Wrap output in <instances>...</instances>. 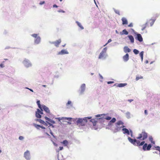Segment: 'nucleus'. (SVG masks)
<instances>
[{
	"instance_id": "18",
	"label": "nucleus",
	"mask_w": 160,
	"mask_h": 160,
	"mask_svg": "<svg viewBox=\"0 0 160 160\" xmlns=\"http://www.w3.org/2000/svg\"><path fill=\"white\" fill-rule=\"evenodd\" d=\"M128 32L126 29L123 30L122 32H120V34L121 35L125 34L127 35H128Z\"/></svg>"
},
{
	"instance_id": "24",
	"label": "nucleus",
	"mask_w": 160,
	"mask_h": 160,
	"mask_svg": "<svg viewBox=\"0 0 160 160\" xmlns=\"http://www.w3.org/2000/svg\"><path fill=\"white\" fill-rule=\"evenodd\" d=\"M121 129V128L119 127H117L116 128L113 130V132L116 133L119 131Z\"/></svg>"
},
{
	"instance_id": "2",
	"label": "nucleus",
	"mask_w": 160,
	"mask_h": 160,
	"mask_svg": "<svg viewBox=\"0 0 160 160\" xmlns=\"http://www.w3.org/2000/svg\"><path fill=\"white\" fill-rule=\"evenodd\" d=\"M91 118H88L86 117L83 119L79 118L77 121L78 124H79L82 126H84L85 125L86 123L87 122L88 119H90Z\"/></svg>"
},
{
	"instance_id": "52",
	"label": "nucleus",
	"mask_w": 160,
	"mask_h": 160,
	"mask_svg": "<svg viewBox=\"0 0 160 160\" xmlns=\"http://www.w3.org/2000/svg\"><path fill=\"white\" fill-rule=\"evenodd\" d=\"M27 89H28L30 91L32 92H33V91L32 90V89H29L28 88H26Z\"/></svg>"
},
{
	"instance_id": "55",
	"label": "nucleus",
	"mask_w": 160,
	"mask_h": 160,
	"mask_svg": "<svg viewBox=\"0 0 160 160\" xmlns=\"http://www.w3.org/2000/svg\"><path fill=\"white\" fill-rule=\"evenodd\" d=\"M122 125V126L120 127V128H124V127H125V126H124L123 125Z\"/></svg>"
},
{
	"instance_id": "39",
	"label": "nucleus",
	"mask_w": 160,
	"mask_h": 160,
	"mask_svg": "<svg viewBox=\"0 0 160 160\" xmlns=\"http://www.w3.org/2000/svg\"><path fill=\"white\" fill-rule=\"evenodd\" d=\"M58 12H63L64 13L65 12V11L63 10H60L58 11Z\"/></svg>"
},
{
	"instance_id": "43",
	"label": "nucleus",
	"mask_w": 160,
	"mask_h": 160,
	"mask_svg": "<svg viewBox=\"0 0 160 160\" xmlns=\"http://www.w3.org/2000/svg\"><path fill=\"white\" fill-rule=\"evenodd\" d=\"M128 27H132L133 26V25L132 23H131L128 25Z\"/></svg>"
},
{
	"instance_id": "46",
	"label": "nucleus",
	"mask_w": 160,
	"mask_h": 160,
	"mask_svg": "<svg viewBox=\"0 0 160 160\" xmlns=\"http://www.w3.org/2000/svg\"><path fill=\"white\" fill-rule=\"evenodd\" d=\"M40 120L41 121V122L44 123H45V125H47V124L46 123H45L44 121H42V120H40Z\"/></svg>"
},
{
	"instance_id": "4",
	"label": "nucleus",
	"mask_w": 160,
	"mask_h": 160,
	"mask_svg": "<svg viewBox=\"0 0 160 160\" xmlns=\"http://www.w3.org/2000/svg\"><path fill=\"white\" fill-rule=\"evenodd\" d=\"M24 157L27 160H29L30 158V152L29 151L27 150L24 153Z\"/></svg>"
},
{
	"instance_id": "33",
	"label": "nucleus",
	"mask_w": 160,
	"mask_h": 160,
	"mask_svg": "<svg viewBox=\"0 0 160 160\" xmlns=\"http://www.w3.org/2000/svg\"><path fill=\"white\" fill-rule=\"evenodd\" d=\"M41 126L39 125L35 124V127L37 129H39L40 128H41Z\"/></svg>"
},
{
	"instance_id": "57",
	"label": "nucleus",
	"mask_w": 160,
	"mask_h": 160,
	"mask_svg": "<svg viewBox=\"0 0 160 160\" xmlns=\"http://www.w3.org/2000/svg\"><path fill=\"white\" fill-rule=\"evenodd\" d=\"M148 60H146V61H145V63H148Z\"/></svg>"
},
{
	"instance_id": "63",
	"label": "nucleus",
	"mask_w": 160,
	"mask_h": 160,
	"mask_svg": "<svg viewBox=\"0 0 160 160\" xmlns=\"http://www.w3.org/2000/svg\"><path fill=\"white\" fill-rule=\"evenodd\" d=\"M1 151L0 150V153H1Z\"/></svg>"
},
{
	"instance_id": "36",
	"label": "nucleus",
	"mask_w": 160,
	"mask_h": 160,
	"mask_svg": "<svg viewBox=\"0 0 160 160\" xmlns=\"http://www.w3.org/2000/svg\"><path fill=\"white\" fill-rule=\"evenodd\" d=\"M115 12L116 13L118 14L119 15H120L119 11L118 10H115Z\"/></svg>"
},
{
	"instance_id": "13",
	"label": "nucleus",
	"mask_w": 160,
	"mask_h": 160,
	"mask_svg": "<svg viewBox=\"0 0 160 160\" xmlns=\"http://www.w3.org/2000/svg\"><path fill=\"white\" fill-rule=\"evenodd\" d=\"M86 85L85 84H83L81 87V92L82 93L85 90V89Z\"/></svg>"
},
{
	"instance_id": "61",
	"label": "nucleus",
	"mask_w": 160,
	"mask_h": 160,
	"mask_svg": "<svg viewBox=\"0 0 160 160\" xmlns=\"http://www.w3.org/2000/svg\"><path fill=\"white\" fill-rule=\"evenodd\" d=\"M152 63H153V62H151V63H150V64H152Z\"/></svg>"
},
{
	"instance_id": "41",
	"label": "nucleus",
	"mask_w": 160,
	"mask_h": 160,
	"mask_svg": "<svg viewBox=\"0 0 160 160\" xmlns=\"http://www.w3.org/2000/svg\"><path fill=\"white\" fill-rule=\"evenodd\" d=\"M50 122L52 124H54L55 123V122L53 120H52L50 119Z\"/></svg>"
},
{
	"instance_id": "3",
	"label": "nucleus",
	"mask_w": 160,
	"mask_h": 160,
	"mask_svg": "<svg viewBox=\"0 0 160 160\" xmlns=\"http://www.w3.org/2000/svg\"><path fill=\"white\" fill-rule=\"evenodd\" d=\"M42 111H40L39 109H37V111L36 112V116L38 118H41V115L43 114Z\"/></svg>"
},
{
	"instance_id": "47",
	"label": "nucleus",
	"mask_w": 160,
	"mask_h": 160,
	"mask_svg": "<svg viewBox=\"0 0 160 160\" xmlns=\"http://www.w3.org/2000/svg\"><path fill=\"white\" fill-rule=\"evenodd\" d=\"M65 119H66L68 120H70L71 119V118H66Z\"/></svg>"
},
{
	"instance_id": "1",
	"label": "nucleus",
	"mask_w": 160,
	"mask_h": 160,
	"mask_svg": "<svg viewBox=\"0 0 160 160\" xmlns=\"http://www.w3.org/2000/svg\"><path fill=\"white\" fill-rule=\"evenodd\" d=\"M148 137V133L145 131H142L141 133L139 134L138 136L137 137V139L139 140L136 139H133L129 137L128 138V139L130 142L135 146H139L143 145L142 147L143 150L146 151V150H149L152 147L151 145L149 144L147 146V143L144 144L145 141H143L140 142V140L143 141L145 140Z\"/></svg>"
},
{
	"instance_id": "53",
	"label": "nucleus",
	"mask_w": 160,
	"mask_h": 160,
	"mask_svg": "<svg viewBox=\"0 0 160 160\" xmlns=\"http://www.w3.org/2000/svg\"><path fill=\"white\" fill-rule=\"evenodd\" d=\"M41 128H42L43 129H45V128L43 126H41Z\"/></svg>"
},
{
	"instance_id": "34",
	"label": "nucleus",
	"mask_w": 160,
	"mask_h": 160,
	"mask_svg": "<svg viewBox=\"0 0 160 160\" xmlns=\"http://www.w3.org/2000/svg\"><path fill=\"white\" fill-rule=\"evenodd\" d=\"M32 36L33 37H34V38H36L37 37H37L38 35H37V34H32Z\"/></svg>"
},
{
	"instance_id": "64",
	"label": "nucleus",
	"mask_w": 160,
	"mask_h": 160,
	"mask_svg": "<svg viewBox=\"0 0 160 160\" xmlns=\"http://www.w3.org/2000/svg\"><path fill=\"white\" fill-rule=\"evenodd\" d=\"M62 0H60V2H61Z\"/></svg>"
},
{
	"instance_id": "59",
	"label": "nucleus",
	"mask_w": 160,
	"mask_h": 160,
	"mask_svg": "<svg viewBox=\"0 0 160 160\" xmlns=\"http://www.w3.org/2000/svg\"><path fill=\"white\" fill-rule=\"evenodd\" d=\"M159 149H158V150L160 152V148H159Z\"/></svg>"
},
{
	"instance_id": "16",
	"label": "nucleus",
	"mask_w": 160,
	"mask_h": 160,
	"mask_svg": "<svg viewBox=\"0 0 160 160\" xmlns=\"http://www.w3.org/2000/svg\"><path fill=\"white\" fill-rule=\"evenodd\" d=\"M116 119L114 118H113L112 119L109 121V122L108 123V126L111 125V123L115 122L116 121Z\"/></svg>"
},
{
	"instance_id": "60",
	"label": "nucleus",
	"mask_w": 160,
	"mask_h": 160,
	"mask_svg": "<svg viewBox=\"0 0 160 160\" xmlns=\"http://www.w3.org/2000/svg\"><path fill=\"white\" fill-rule=\"evenodd\" d=\"M153 23H154V21H153V22H152V24H151V26L153 24Z\"/></svg>"
},
{
	"instance_id": "58",
	"label": "nucleus",
	"mask_w": 160,
	"mask_h": 160,
	"mask_svg": "<svg viewBox=\"0 0 160 160\" xmlns=\"http://www.w3.org/2000/svg\"><path fill=\"white\" fill-rule=\"evenodd\" d=\"M42 86L44 87H46V85H43Z\"/></svg>"
},
{
	"instance_id": "40",
	"label": "nucleus",
	"mask_w": 160,
	"mask_h": 160,
	"mask_svg": "<svg viewBox=\"0 0 160 160\" xmlns=\"http://www.w3.org/2000/svg\"><path fill=\"white\" fill-rule=\"evenodd\" d=\"M45 3V2L44 1H42L40 2L39 3V4L40 5H42L43 4H44Z\"/></svg>"
},
{
	"instance_id": "21",
	"label": "nucleus",
	"mask_w": 160,
	"mask_h": 160,
	"mask_svg": "<svg viewBox=\"0 0 160 160\" xmlns=\"http://www.w3.org/2000/svg\"><path fill=\"white\" fill-rule=\"evenodd\" d=\"M127 85V83H120L117 86L119 87H123Z\"/></svg>"
},
{
	"instance_id": "17",
	"label": "nucleus",
	"mask_w": 160,
	"mask_h": 160,
	"mask_svg": "<svg viewBox=\"0 0 160 160\" xmlns=\"http://www.w3.org/2000/svg\"><path fill=\"white\" fill-rule=\"evenodd\" d=\"M128 37L130 40L131 42L133 43L134 42V39L133 37L131 35H129Z\"/></svg>"
},
{
	"instance_id": "7",
	"label": "nucleus",
	"mask_w": 160,
	"mask_h": 160,
	"mask_svg": "<svg viewBox=\"0 0 160 160\" xmlns=\"http://www.w3.org/2000/svg\"><path fill=\"white\" fill-rule=\"evenodd\" d=\"M42 109H43L46 113L50 114V111L48 108L44 105H42Z\"/></svg>"
},
{
	"instance_id": "44",
	"label": "nucleus",
	"mask_w": 160,
	"mask_h": 160,
	"mask_svg": "<svg viewBox=\"0 0 160 160\" xmlns=\"http://www.w3.org/2000/svg\"><path fill=\"white\" fill-rule=\"evenodd\" d=\"M114 83V82H113V81H108L107 82V83L108 84H111V83Z\"/></svg>"
},
{
	"instance_id": "14",
	"label": "nucleus",
	"mask_w": 160,
	"mask_h": 160,
	"mask_svg": "<svg viewBox=\"0 0 160 160\" xmlns=\"http://www.w3.org/2000/svg\"><path fill=\"white\" fill-rule=\"evenodd\" d=\"M124 51L126 53L129 52H131V50L128 47L126 46L124 48Z\"/></svg>"
},
{
	"instance_id": "10",
	"label": "nucleus",
	"mask_w": 160,
	"mask_h": 160,
	"mask_svg": "<svg viewBox=\"0 0 160 160\" xmlns=\"http://www.w3.org/2000/svg\"><path fill=\"white\" fill-rule=\"evenodd\" d=\"M123 59L125 62L127 61L129 59V54L127 53L123 57Z\"/></svg>"
},
{
	"instance_id": "49",
	"label": "nucleus",
	"mask_w": 160,
	"mask_h": 160,
	"mask_svg": "<svg viewBox=\"0 0 160 160\" xmlns=\"http://www.w3.org/2000/svg\"><path fill=\"white\" fill-rule=\"evenodd\" d=\"M53 8H57L58 6L56 4H54L53 6Z\"/></svg>"
},
{
	"instance_id": "25",
	"label": "nucleus",
	"mask_w": 160,
	"mask_h": 160,
	"mask_svg": "<svg viewBox=\"0 0 160 160\" xmlns=\"http://www.w3.org/2000/svg\"><path fill=\"white\" fill-rule=\"evenodd\" d=\"M148 22H146L145 24L142 25V30H143L145 29L147 27V25H148Z\"/></svg>"
},
{
	"instance_id": "56",
	"label": "nucleus",
	"mask_w": 160,
	"mask_h": 160,
	"mask_svg": "<svg viewBox=\"0 0 160 160\" xmlns=\"http://www.w3.org/2000/svg\"><path fill=\"white\" fill-rule=\"evenodd\" d=\"M131 136H132V131H130Z\"/></svg>"
},
{
	"instance_id": "11",
	"label": "nucleus",
	"mask_w": 160,
	"mask_h": 160,
	"mask_svg": "<svg viewBox=\"0 0 160 160\" xmlns=\"http://www.w3.org/2000/svg\"><path fill=\"white\" fill-rule=\"evenodd\" d=\"M137 39L140 42H141L143 41L142 38L140 34H137Z\"/></svg>"
},
{
	"instance_id": "12",
	"label": "nucleus",
	"mask_w": 160,
	"mask_h": 160,
	"mask_svg": "<svg viewBox=\"0 0 160 160\" xmlns=\"http://www.w3.org/2000/svg\"><path fill=\"white\" fill-rule=\"evenodd\" d=\"M122 24L123 25H125V24L127 25L128 24V21H127V19H126V18H124V17L122 18Z\"/></svg>"
},
{
	"instance_id": "19",
	"label": "nucleus",
	"mask_w": 160,
	"mask_h": 160,
	"mask_svg": "<svg viewBox=\"0 0 160 160\" xmlns=\"http://www.w3.org/2000/svg\"><path fill=\"white\" fill-rule=\"evenodd\" d=\"M123 122L121 120L118 121L116 123V125L117 126H119L120 125H123Z\"/></svg>"
},
{
	"instance_id": "15",
	"label": "nucleus",
	"mask_w": 160,
	"mask_h": 160,
	"mask_svg": "<svg viewBox=\"0 0 160 160\" xmlns=\"http://www.w3.org/2000/svg\"><path fill=\"white\" fill-rule=\"evenodd\" d=\"M40 40L41 38L40 37H38L36 38L34 42L36 44H38L40 42Z\"/></svg>"
},
{
	"instance_id": "23",
	"label": "nucleus",
	"mask_w": 160,
	"mask_h": 160,
	"mask_svg": "<svg viewBox=\"0 0 160 160\" xmlns=\"http://www.w3.org/2000/svg\"><path fill=\"white\" fill-rule=\"evenodd\" d=\"M62 143L63 144L64 146H67L68 144V142L67 140H64Z\"/></svg>"
},
{
	"instance_id": "8",
	"label": "nucleus",
	"mask_w": 160,
	"mask_h": 160,
	"mask_svg": "<svg viewBox=\"0 0 160 160\" xmlns=\"http://www.w3.org/2000/svg\"><path fill=\"white\" fill-rule=\"evenodd\" d=\"M68 53V52L65 50H62L60 52H58V55H63L64 54H67Z\"/></svg>"
},
{
	"instance_id": "35",
	"label": "nucleus",
	"mask_w": 160,
	"mask_h": 160,
	"mask_svg": "<svg viewBox=\"0 0 160 160\" xmlns=\"http://www.w3.org/2000/svg\"><path fill=\"white\" fill-rule=\"evenodd\" d=\"M24 138L23 136H20L19 137V139L20 140H22Z\"/></svg>"
},
{
	"instance_id": "27",
	"label": "nucleus",
	"mask_w": 160,
	"mask_h": 160,
	"mask_svg": "<svg viewBox=\"0 0 160 160\" xmlns=\"http://www.w3.org/2000/svg\"><path fill=\"white\" fill-rule=\"evenodd\" d=\"M143 51H142L141 52H140V53L139 54L141 58L142 61L143 60Z\"/></svg>"
},
{
	"instance_id": "42",
	"label": "nucleus",
	"mask_w": 160,
	"mask_h": 160,
	"mask_svg": "<svg viewBox=\"0 0 160 160\" xmlns=\"http://www.w3.org/2000/svg\"><path fill=\"white\" fill-rule=\"evenodd\" d=\"M71 101H68L67 104V105H68L70 104H71Z\"/></svg>"
},
{
	"instance_id": "26",
	"label": "nucleus",
	"mask_w": 160,
	"mask_h": 160,
	"mask_svg": "<svg viewBox=\"0 0 160 160\" xmlns=\"http://www.w3.org/2000/svg\"><path fill=\"white\" fill-rule=\"evenodd\" d=\"M90 121L92 122L93 126H95L96 123L97 122V121H96L94 119H92Z\"/></svg>"
},
{
	"instance_id": "54",
	"label": "nucleus",
	"mask_w": 160,
	"mask_h": 160,
	"mask_svg": "<svg viewBox=\"0 0 160 160\" xmlns=\"http://www.w3.org/2000/svg\"><path fill=\"white\" fill-rule=\"evenodd\" d=\"M48 123L50 125V126H52V125L50 123L48 122Z\"/></svg>"
},
{
	"instance_id": "20",
	"label": "nucleus",
	"mask_w": 160,
	"mask_h": 160,
	"mask_svg": "<svg viewBox=\"0 0 160 160\" xmlns=\"http://www.w3.org/2000/svg\"><path fill=\"white\" fill-rule=\"evenodd\" d=\"M76 22L77 23L78 27H79L81 29H84V28L82 25L78 21H76Z\"/></svg>"
},
{
	"instance_id": "5",
	"label": "nucleus",
	"mask_w": 160,
	"mask_h": 160,
	"mask_svg": "<svg viewBox=\"0 0 160 160\" xmlns=\"http://www.w3.org/2000/svg\"><path fill=\"white\" fill-rule=\"evenodd\" d=\"M106 48H104L103 50L102 51V52L100 53L99 54L98 58L99 59H101L104 57V56L105 55V53H106Z\"/></svg>"
},
{
	"instance_id": "6",
	"label": "nucleus",
	"mask_w": 160,
	"mask_h": 160,
	"mask_svg": "<svg viewBox=\"0 0 160 160\" xmlns=\"http://www.w3.org/2000/svg\"><path fill=\"white\" fill-rule=\"evenodd\" d=\"M61 42V39H59L58 40L56 41L55 42H51V43L54 44L55 45V46L56 47H58L60 43Z\"/></svg>"
},
{
	"instance_id": "62",
	"label": "nucleus",
	"mask_w": 160,
	"mask_h": 160,
	"mask_svg": "<svg viewBox=\"0 0 160 160\" xmlns=\"http://www.w3.org/2000/svg\"><path fill=\"white\" fill-rule=\"evenodd\" d=\"M5 59V60H8V59Z\"/></svg>"
},
{
	"instance_id": "31",
	"label": "nucleus",
	"mask_w": 160,
	"mask_h": 160,
	"mask_svg": "<svg viewBox=\"0 0 160 160\" xmlns=\"http://www.w3.org/2000/svg\"><path fill=\"white\" fill-rule=\"evenodd\" d=\"M105 115H106V114H98V115H96V117H100L101 116H105Z\"/></svg>"
},
{
	"instance_id": "50",
	"label": "nucleus",
	"mask_w": 160,
	"mask_h": 160,
	"mask_svg": "<svg viewBox=\"0 0 160 160\" xmlns=\"http://www.w3.org/2000/svg\"><path fill=\"white\" fill-rule=\"evenodd\" d=\"M111 41H112L111 39H109V40H108V42H107V44L108 43H109V42H111Z\"/></svg>"
},
{
	"instance_id": "51",
	"label": "nucleus",
	"mask_w": 160,
	"mask_h": 160,
	"mask_svg": "<svg viewBox=\"0 0 160 160\" xmlns=\"http://www.w3.org/2000/svg\"><path fill=\"white\" fill-rule=\"evenodd\" d=\"M128 101H129L130 102H131L132 101H133V99H128Z\"/></svg>"
},
{
	"instance_id": "30",
	"label": "nucleus",
	"mask_w": 160,
	"mask_h": 160,
	"mask_svg": "<svg viewBox=\"0 0 160 160\" xmlns=\"http://www.w3.org/2000/svg\"><path fill=\"white\" fill-rule=\"evenodd\" d=\"M149 139L150 141L152 143H153V144L155 143L153 141V138L152 137H150L149 138Z\"/></svg>"
},
{
	"instance_id": "45",
	"label": "nucleus",
	"mask_w": 160,
	"mask_h": 160,
	"mask_svg": "<svg viewBox=\"0 0 160 160\" xmlns=\"http://www.w3.org/2000/svg\"><path fill=\"white\" fill-rule=\"evenodd\" d=\"M63 149V147H59V150H62Z\"/></svg>"
},
{
	"instance_id": "48",
	"label": "nucleus",
	"mask_w": 160,
	"mask_h": 160,
	"mask_svg": "<svg viewBox=\"0 0 160 160\" xmlns=\"http://www.w3.org/2000/svg\"><path fill=\"white\" fill-rule=\"evenodd\" d=\"M144 113L146 115L148 114L147 111V110H145L144 111Z\"/></svg>"
},
{
	"instance_id": "28",
	"label": "nucleus",
	"mask_w": 160,
	"mask_h": 160,
	"mask_svg": "<svg viewBox=\"0 0 160 160\" xmlns=\"http://www.w3.org/2000/svg\"><path fill=\"white\" fill-rule=\"evenodd\" d=\"M143 78V77L140 76H137L136 78V81L140 79H142Z\"/></svg>"
},
{
	"instance_id": "29",
	"label": "nucleus",
	"mask_w": 160,
	"mask_h": 160,
	"mask_svg": "<svg viewBox=\"0 0 160 160\" xmlns=\"http://www.w3.org/2000/svg\"><path fill=\"white\" fill-rule=\"evenodd\" d=\"M133 52H134V53L136 54H137L139 53L138 51L136 49H134Z\"/></svg>"
},
{
	"instance_id": "22",
	"label": "nucleus",
	"mask_w": 160,
	"mask_h": 160,
	"mask_svg": "<svg viewBox=\"0 0 160 160\" xmlns=\"http://www.w3.org/2000/svg\"><path fill=\"white\" fill-rule=\"evenodd\" d=\"M37 103L38 106L39 108L42 111V106H41L40 104V101L39 100H38L37 101Z\"/></svg>"
},
{
	"instance_id": "9",
	"label": "nucleus",
	"mask_w": 160,
	"mask_h": 160,
	"mask_svg": "<svg viewBox=\"0 0 160 160\" xmlns=\"http://www.w3.org/2000/svg\"><path fill=\"white\" fill-rule=\"evenodd\" d=\"M122 131L124 134H127L128 135L130 134V132L128 129L126 128H123L122 129Z\"/></svg>"
},
{
	"instance_id": "37",
	"label": "nucleus",
	"mask_w": 160,
	"mask_h": 160,
	"mask_svg": "<svg viewBox=\"0 0 160 160\" xmlns=\"http://www.w3.org/2000/svg\"><path fill=\"white\" fill-rule=\"evenodd\" d=\"M45 118L46 120L50 122V118H48V117H45Z\"/></svg>"
},
{
	"instance_id": "32",
	"label": "nucleus",
	"mask_w": 160,
	"mask_h": 160,
	"mask_svg": "<svg viewBox=\"0 0 160 160\" xmlns=\"http://www.w3.org/2000/svg\"><path fill=\"white\" fill-rule=\"evenodd\" d=\"M104 119L107 120H110L111 119V117L109 116H107L104 118Z\"/></svg>"
},
{
	"instance_id": "38",
	"label": "nucleus",
	"mask_w": 160,
	"mask_h": 160,
	"mask_svg": "<svg viewBox=\"0 0 160 160\" xmlns=\"http://www.w3.org/2000/svg\"><path fill=\"white\" fill-rule=\"evenodd\" d=\"M0 67L1 68H3L4 67V65L3 63L0 64Z\"/></svg>"
}]
</instances>
